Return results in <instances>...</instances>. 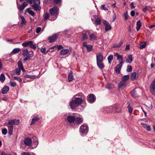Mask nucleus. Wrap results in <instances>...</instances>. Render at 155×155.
Returning a JSON list of instances; mask_svg holds the SVG:
<instances>
[{
  "label": "nucleus",
  "instance_id": "f257e3e1",
  "mask_svg": "<svg viewBox=\"0 0 155 155\" xmlns=\"http://www.w3.org/2000/svg\"><path fill=\"white\" fill-rule=\"evenodd\" d=\"M83 102V101L82 98L77 97L70 102L69 105L71 109H74L78 105L81 104Z\"/></svg>",
  "mask_w": 155,
  "mask_h": 155
},
{
  "label": "nucleus",
  "instance_id": "f03ea898",
  "mask_svg": "<svg viewBox=\"0 0 155 155\" xmlns=\"http://www.w3.org/2000/svg\"><path fill=\"white\" fill-rule=\"evenodd\" d=\"M59 9L57 7H54L50 10V13L52 16H54L53 18L50 19L51 21H53L57 18L58 15V11Z\"/></svg>",
  "mask_w": 155,
  "mask_h": 155
},
{
  "label": "nucleus",
  "instance_id": "7ed1b4c3",
  "mask_svg": "<svg viewBox=\"0 0 155 155\" xmlns=\"http://www.w3.org/2000/svg\"><path fill=\"white\" fill-rule=\"evenodd\" d=\"M22 45L24 47H27L29 46L30 48L34 49L36 48V44L33 43V41H30L23 43Z\"/></svg>",
  "mask_w": 155,
  "mask_h": 155
},
{
  "label": "nucleus",
  "instance_id": "20e7f679",
  "mask_svg": "<svg viewBox=\"0 0 155 155\" xmlns=\"http://www.w3.org/2000/svg\"><path fill=\"white\" fill-rule=\"evenodd\" d=\"M88 131V126L85 124H83L80 127V132L81 134L87 133Z\"/></svg>",
  "mask_w": 155,
  "mask_h": 155
},
{
  "label": "nucleus",
  "instance_id": "39448f33",
  "mask_svg": "<svg viewBox=\"0 0 155 155\" xmlns=\"http://www.w3.org/2000/svg\"><path fill=\"white\" fill-rule=\"evenodd\" d=\"M141 90L138 88H136L133 90L131 92V94L134 97H137L139 96V92H141Z\"/></svg>",
  "mask_w": 155,
  "mask_h": 155
},
{
  "label": "nucleus",
  "instance_id": "423d86ee",
  "mask_svg": "<svg viewBox=\"0 0 155 155\" xmlns=\"http://www.w3.org/2000/svg\"><path fill=\"white\" fill-rule=\"evenodd\" d=\"M150 90L152 94L155 95V79L151 83L150 86Z\"/></svg>",
  "mask_w": 155,
  "mask_h": 155
},
{
  "label": "nucleus",
  "instance_id": "0eeeda50",
  "mask_svg": "<svg viewBox=\"0 0 155 155\" xmlns=\"http://www.w3.org/2000/svg\"><path fill=\"white\" fill-rule=\"evenodd\" d=\"M117 107L116 105L111 106L108 107V110L107 109V111H108L109 113H116L118 112L117 110Z\"/></svg>",
  "mask_w": 155,
  "mask_h": 155
},
{
  "label": "nucleus",
  "instance_id": "6e6552de",
  "mask_svg": "<svg viewBox=\"0 0 155 155\" xmlns=\"http://www.w3.org/2000/svg\"><path fill=\"white\" fill-rule=\"evenodd\" d=\"M88 101L90 103L94 102L96 100L95 95L93 94H90L88 96Z\"/></svg>",
  "mask_w": 155,
  "mask_h": 155
},
{
  "label": "nucleus",
  "instance_id": "1a4fd4ad",
  "mask_svg": "<svg viewBox=\"0 0 155 155\" xmlns=\"http://www.w3.org/2000/svg\"><path fill=\"white\" fill-rule=\"evenodd\" d=\"M97 62H102L103 60V56L102 54L101 53H98L96 55Z\"/></svg>",
  "mask_w": 155,
  "mask_h": 155
},
{
  "label": "nucleus",
  "instance_id": "9d476101",
  "mask_svg": "<svg viewBox=\"0 0 155 155\" xmlns=\"http://www.w3.org/2000/svg\"><path fill=\"white\" fill-rule=\"evenodd\" d=\"M25 144L27 146H30L32 143V140L31 139L28 137L26 138L24 140Z\"/></svg>",
  "mask_w": 155,
  "mask_h": 155
},
{
  "label": "nucleus",
  "instance_id": "9b49d317",
  "mask_svg": "<svg viewBox=\"0 0 155 155\" xmlns=\"http://www.w3.org/2000/svg\"><path fill=\"white\" fill-rule=\"evenodd\" d=\"M58 38V35L57 34H54L53 35L49 37L48 39L49 42L52 43L54 42Z\"/></svg>",
  "mask_w": 155,
  "mask_h": 155
},
{
  "label": "nucleus",
  "instance_id": "f8f14e48",
  "mask_svg": "<svg viewBox=\"0 0 155 155\" xmlns=\"http://www.w3.org/2000/svg\"><path fill=\"white\" fill-rule=\"evenodd\" d=\"M103 23L105 26V29L106 31L111 29V26L107 21L104 20L103 21Z\"/></svg>",
  "mask_w": 155,
  "mask_h": 155
},
{
  "label": "nucleus",
  "instance_id": "ddd939ff",
  "mask_svg": "<svg viewBox=\"0 0 155 155\" xmlns=\"http://www.w3.org/2000/svg\"><path fill=\"white\" fill-rule=\"evenodd\" d=\"M66 120L68 122L71 123L75 121V117L74 116L68 115L66 118Z\"/></svg>",
  "mask_w": 155,
  "mask_h": 155
},
{
  "label": "nucleus",
  "instance_id": "4468645a",
  "mask_svg": "<svg viewBox=\"0 0 155 155\" xmlns=\"http://www.w3.org/2000/svg\"><path fill=\"white\" fill-rule=\"evenodd\" d=\"M8 130V133L10 135H11L12 134L13 130V125L11 124L10 123H8L7 126Z\"/></svg>",
  "mask_w": 155,
  "mask_h": 155
},
{
  "label": "nucleus",
  "instance_id": "2eb2a0df",
  "mask_svg": "<svg viewBox=\"0 0 155 155\" xmlns=\"http://www.w3.org/2000/svg\"><path fill=\"white\" fill-rule=\"evenodd\" d=\"M8 123H10L12 125L14 124L18 125L19 124L20 121L18 119L12 120H9Z\"/></svg>",
  "mask_w": 155,
  "mask_h": 155
},
{
  "label": "nucleus",
  "instance_id": "dca6fc26",
  "mask_svg": "<svg viewBox=\"0 0 155 155\" xmlns=\"http://www.w3.org/2000/svg\"><path fill=\"white\" fill-rule=\"evenodd\" d=\"M123 64H119L115 67V71L117 74H119L120 73V70L122 67Z\"/></svg>",
  "mask_w": 155,
  "mask_h": 155
},
{
  "label": "nucleus",
  "instance_id": "f3484780",
  "mask_svg": "<svg viewBox=\"0 0 155 155\" xmlns=\"http://www.w3.org/2000/svg\"><path fill=\"white\" fill-rule=\"evenodd\" d=\"M115 55L117 57V59L119 61V64H123V58L121 55H120L117 53H115Z\"/></svg>",
  "mask_w": 155,
  "mask_h": 155
},
{
  "label": "nucleus",
  "instance_id": "a211bd4d",
  "mask_svg": "<svg viewBox=\"0 0 155 155\" xmlns=\"http://www.w3.org/2000/svg\"><path fill=\"white\" fill-rule=\"evenodd\" d=\"M126 86V82L121 81L118 85V87L120 88H124Z\"/></svg>",
  "mask_w": 155,
  "mask_h": 155
},
{
  "label": "nucleus",
  "instance_id": "6ab92c4d",
  "mask_svg": "<svg viewBox=\"0 0 155 155\" xmlns=\"http://www.w3.org/2000/svg\"><path fill=\"white\" fill-rule=\"evenodd\" d=\"M39 4L37 3L36 2H34V4L32 5V7L35 10L37 11L41 9L40 6H39Z\"/></svg>",
  "mask_w": 155,
  "mask_h": 155
},
{
  "label": "nucleus",
  "instance_id": "aec40b11",
  "mask_svg": "<svg viewBox=\"0 0 155 155\" xmlns=\"http://www.w3.org/2000/svg\"><path fill=\"white\" fill-rule=\"evenodd\" d=\"M9 90V88L8 86H7L4 87L2 90V93L3 94L6 93Z\"/></svg>",
  "mask_w": 155,
  "mask_h": 155
},
{
  "label": "nucleus",
  "instance_id": "412c9836",
  "mask_svg": "<svg viewBox=\"0 0 155 155\" xmlns=\"http://www.w3.org/2000/svg\"><path fill=\"white\" fill-rule=\"evenodd\" d=\"M74 79V77L73 74V72L70 71L68 75V80L69 81H72Z\"/></svg>",
  "mask_w": 155,
  "mask_h": 155
},
{
  "label": "nucleus",
  "instance_id": "4be33fe9",
  "mask_svg": "<svg viewBox=\"0 0 155 155\" xmlns=\"http://www.w3.org/2000/svg\"><path fill=\"white\" fill-rule=\"evenodd\" d=\"M20 18H21V24L24 25H26L27 23V21L23 16L21 15L20 16Z\"/></svg>",
  "mask_w": 155,
  "mask_h": 155
},
{
  "label": "nucleus",
  "instance_id": "5701e85b",
  "mask_svg": "<svg viewBox=\"0 0 155 155\" xmlns=\"http://www.w3.org/2000/svg\"><path fill=\"white\" fill-rule=\"evenodd\" d=\"M26 12H28L31 16L34 17L35 15V13L32 10L29 8H27L26 10Z\"/></svg>",
  "mask_w": 155,
  "mask_h": 155
},
{
  "label": "nucleus",
  "instance_id": "b1692460",
  "mask_svg": "<svg viewBox=\"0 0 155 155\" xmlns=\"http://www.w3.org/2000/svg\"><path fill=\"white\" fill-rule=\"evenodd\" d=\"M28 50L26 48L22 50V55L24 56H28L29 54Z\"/></svg>",
  "mask_w": 155,
  "mask_h": 155
},
{
  "label": "nucleus",
  "instance_id": "393cba45",
  "mask_svg": "<svg viewBox=\"0 0 155 155\" xmlns=\"http://www.w3.org/2000/svg\"><path fill=\"white\" fill-rule=\"evenodd\" d=\"M136 29L137 31H138L139 29H140L141 26V21L139 20L137 21L136 23Z\"/></svg>",
  "mask_w": 155,
  "mask_h": 155
},
{
  "label": "nucleus",
  "instance_id": "a878e982",
  "mask_svg": "<svg viewBox=\"0 0 155 155\" xmlns=\"http://www.w3.org/2000/svg\"><path fill=\"white\" fill-rule=\"evenodd\" d=\"M69 52L68 49H63L61 51V53L63 55H65L67 54Z\"/></svg>",
  "mask_w": 155,
  "mask_h": 155
},
{
  "label": "nucleus",
  "instance_id": "bb28decb",
  "mask_svg": "<svg viewBox=\"0 0 155 155\" xmlns=\"http://www.w3.org/2000/svg\"><path fill=\"white\" fill-rule=\"evenodd\" d=\"M39 119V117L38 116H34L33 117L32 119L31 125L33 123H35L36 121L38 120Z\"/></svg>",
  "mask_w": 155,
  "mask_h": 155
},
{
  "label": "nucleus",
  "instance_id": "cd10ccee",
  "mask_svg": "<svg viewBox=\"0 0 155 155\" xmlns=\"http://www.w3.org/2000/svg\"><path fill=\"white\" fill-rule=\"evenodd\" d=\"M129 75H124L122 77L121 80L126 82V81L129 79Z\"/></svg>",
  "mask_w": 155,
  "mask_h": 155
},
{
  "label": "nucleus",
  "instance_id": "c85d7f7f",
  "mask_svg": "<svg viewBox=\"0 0 155 155\" xmlns=\"http://www.w3.org/2000/svg\"><path fill=\"white\" fill-rule=\"evenodd\" d=\"M75 123L78 124H81L83 121V119L80 117L75 118Z\"/></svg>",
  "mask_w": 155,
  "mask_h": 155
},
{
  "label": "nucleus",
  "instance_id": "c756f323",
  "mask_svg": "<svg viewBox=\"0 0 155 155\" xmlns=\"http://www.w3.org/2000/svg\"><path fill=\"white\" fill-rule=\"evenodd\" d=\"M33 56V54H29L28 56H27L25 58L23 59L24 61H26L27 60H29Z\"/></svg>",
  "mask_w": 155,
  "mask_h": 155
},
{
  "label": "nucleus",
  "instance_id": "7c9ffc66",
  "mask_svg": "<svg viewBox=\"0 0 155 155\" xmlns=\"http://www.w3.org/2000/svg\"><path fill=\"white\" fill-rule=\"evenodd\" d=\"M133 61V58L132 55H129L128 56V58L126 60V62L127 63L132 62Z\"/></svg>",
  "mask_w": 155,
  "mask_h": 155
},
{
  "label": "nucleus",
  "instance_id": "2f4dec72",
  "mask_svg": "<svg viewBox=\"0 0 155 155\" xmlns=\"http://www.w3.org/2000/svg\"><path fill=\"white\" fill-rule=\"evenodd\" d=\"M20 49L16 48L14 49L11 52L12 54H15L18 53L20 51Z\"/></svg>",
  "mask_w": 155,
  "mask_h": 155
},
{
  "label": "nucleus",
  "instance_id": "473e14b6",
  "mask_svg": "<svg viewBox=\"0 0 155 155\" xmlns=\"http://www.w3.org/2000/svg\"><path fill=\"white\" fill-rule=\"evenodd\" d=\"M90 40H95L97 39L96 36L94 34H92L89 35Z\"/></svg>",
  "mask_w": 155,
  "mask_h": 155
},
{
  "label": "nucleus",
  "instance_id": "72a5a7b5",
  "mask_svg": "<svg viewBox=\"0 0 155 155\" xmlns=\"http://www.w3.org/2000/svg\"><path fill=\"white\" fill-rule=\"evenodd\" d=\"M97 64L98 67L101 69H102L104 67V65L102 62H97Z\"/></svg>",
  "mask_w": 155,
  "mask_h": 155
},
{
  "label": "nucleus",
  "instance_id": "f704fd0d",
  "mask_svg": "<svg viewBox=\"0 0 155 155\" xmlns=\"http://www.w3.org/2000/svg\"><path fill=\"white\" fill-rule=\"evenodd\" d=\"M123 42L122 41H120L117 44H115L114 46V47L118 48L120 47L123 44Z\"/></svg>",
  "mask_w": 155,
  "mask_h": 155
},
{
  "label": "nucleus",
  "instance_id": "c9c22d12",
  "mask_svg": "<svg viewBox=\"0 0 155 155\" xmlns=\"http://www.w3.org/2000/svg\"><path fill=\"white\" fill-rule=\"evenodd\" d=\"M25 77L26 78H29L31 79H36L37 78V77L35 75H27L25 76Z\"/></svg>",
  "mask_w": 155,
  "mask_h": 155
},
{
  "label": "nucleus",
  "instance_id": "e433bc0d",
  "mask_svg": "<svg viewBox=\"0 0 155 155\" xmlns=\"http://www.w3.org/2000/svg\"><path fill=\"white\" fill-rule=\"evenodd\" d=\"M5 79V75L2 74L0 75V80L2 83H3Z\"/></svg>",
  "mask_w": 155,
  "mask_h": 155
},
{
  "label": "nucleus",
  "instance_id": "4c0bfd02",
  "mask_svg": "<svg viewBox=\"0 0 155 155\" xmlns=\"http://www.w3.org/2000/svg\"><path fill=\"white\" fill-rule=\"evenodd\" d=\"M136 72H133L130 76V79L132 80H135L136 78Z\"/></svg>",
  "mask_w": 155,
  "mask_h": 155
},
{
  "label": "nucleus",
  "instance_id": "58836bf2",
  "mask_svg": "<svg viewBox=\"0 0 155 155\" xmlns=\"http://www.w3.org/2000/svg\"><path fill=\"white\" fill-rule=\"evenodd\" d=\"M101 19L99 18H95V24L96 25H99L101 24Z\"/></svg>",
  "mask_w": 155,
  "mask_h": 155
},
{
  "label": "nucleus",
  "instance_id": "ea45409f",
  "mask_svg": "<svg viewBox=\"0 0 155 155\" xmlns=\"http://www.w3.org/2000/svg\"><path fill=\"white\" fill-rule=\"evenodd\" d=\"M146 45V42H143V43H141L140 44V49H143L144 48Z\"/></svg>",
  "mask_w": 155,
  "mask_h": 155
},
{
  "label": "nucleus",
  "instance_id": "a19ab883",
  "mask_svg": "<svg viewBox=\"0 0 155 155\" xmlns=\"http://www.w3.org/2000/svg\"><path fill=\"white\" fill-rule=\"evenodd\" d=\"M113 58V56L112 55H110L107 58L108 63L109 64H110L112 61Z\"/></svg>",
  "mask_w": 155,
  "mask_h": 155
},
{
  "label": "nucleus",
  "instance_id": "79ce46f5",
  "mask_svg": "<svg viewBox=\"0 0 155 155\" xmlns=\"http://www.w3.org/2000/svg\"><path fill=\"white\" fill-rule=\"evenodd\" d=\"M41 52L43 54H46L48 52V51H46V48H41Z\"/></svg>",
  "mask_w": 155,
  "mask_h": 155
},
{
  "label": "nucleus",
  "instance_id": "37998d69",
  "mask_svg": "<svg viewBox=\"0 0 155 155\" xmlns=\"http://www.w3.org/2000/svg\"><path fill=\"white\" fill-rule=\"evenodd\" d=\"M49 17V14L48 13H45L44 15V20L45 21L47 19H48Z\"/></svg>",
  "mask_w": 155,
  "mask_h": 155
},
{
  "label": "nucleus",
  "instance_id": "c03bdc74",
  "mask_svg": "<svg viewBox=\"0 0 155 155\" xmlns=\"http://www.w3.org/2000/svg\"><path fill=\"white\" fill-rule=\"evenodd\" d=\"M13 78L15 80H17L19 82H21L22 80V79L19 77L17 76H14L13 77Z\"/></svg>",
  "mask_w": 155,
  "mask_h": 155
},
{
  "label": "nucleus",
  "instance_id": "a18cd8bd",
  "mask_svg": "<svg viewBox=\"0 0 155 155\" xmlns=\"http://www.w3.org/2000/svg\"><path fill=\"white\" fill-rule=\"evenodd\" d=\"M127 107L128 109L129 112L130 113V114H131L132 112L133 109L131 107L130 104L129 103H128Z\"/></svg>",
  "mask_w": 155,
  "mask_h": 155
},
{
  "label": "nucleus",
  "instance_id": "49530a36",
  "mask_svg": "<svg viewBox=\"0 0 155 155\" xmlns=\"http://www.w3.org/2000/svg\"><path fill=\"white\" fill-rule=\"evenodd\" d=\"M21 69L20 68H17L15 69V72L16 74L18 75H20V72H21Z\"/></svg>",
  "mask_w": 155,
  "mask_h": 155
},
{
  "label": "nucleus",
  "instance_id": "de8ad7c7",
  "mask_svg": "<svg viewBox=\"0 0 155 155\" xmlns=\"http://www.w3.org/2000/svg\"><path fill=\"white\" fill-rule=\"evenodd\" d=\"M132 67L130 65H128L127 66V72H131L132 71Z\"/></svg>",
  "mask_w": 155,
  "mask_h": 155
},
{
  "label": "nucleus",
  "instance_id": "09e8293b",
  "mask_svg": "<svg viewBox=\"0 0 155 155\" xmlns=\"http://www.w3.org/2000/svg\"><path fill=\"white\" fill-rule=\"evenodd\" d=\"M18 68L21 69L23 67L22 63L21 61H18Z\"/></svg>",
  "mask_w": 155,
  "mask_h": 155
},
{
  "label": "nucleus",
  "instance_id": "8fccbe9b",
  "mask_svg": "<svg viewBox=\"0 0 155 155\" xmlns=\"http://www.w3.org/2000/svg\"><path fill=\"white\" fill-rule=\"evenodd\" d=\"M87 51H91L92 49V47L91 45H88L86 47Z\"/></svg>",
  "mask_w": 155,
  "mask_h": 155
},
{
  "label": "nucleus",
  "instance_id": "3c124183",
  "mask_svg": "<svg viewBox=\"0 0 155 155\" xmlns=\"http://www.w3.org/2000/svg\"><path fill=\"white\" fill-rule=\"evenodd\" d=\"M2 133L4 135H6L7 133V130L6 128H4L2 130Z\"/></svg>",
  "mask_w": 155,
  "mask_h": 155
},
{
  "label": "nucleus",
  "instance_id": "603ef678",
  "mask_svg": "<svg viewBox=\"0 0 155 155\" xmlns=\"http://www.w3.org/2000/svg\"><path fill=\"white\" fill-rule=\"evenodd\" d=\"M10 83L11 85L13 87H15L17 85L16 83L15 82L10 81Z\"/></svg>",
  "mask_w": 155,
  "mask_h": 155
},
{
  "label": "nucleus",
  "instance_id": "864d4df0",
  "mask_svg": "<svg viewBox=\"0 0 155 155\" xmlns=\"http://www.w3.org/2000/svg\"><path fill=\"white\" fill-rule=\"evenodd\" d=\"M56 48H57L58 50H59L63 48V46L61 45H56Z\"/></svg>",
  "mask_w": 155,
  "mask_h": 155
},
{
  "label": "nucleus",
  "instance_id": "5fc2aeb1",
  "mask_svg": "<svg viewBox=\"0 0 155 155\" xmlns=\"http://www.w3.org/2000/svg\"><path fill=\"white\" fill-rule=\"evenodd\" d=\"M124 17L125 20H126L128 18V15L127 14V12L126 13H124Z\"/></svg>",
  "mask_w": 155,
  "mask_h": 155
},
{
  "label": "nucleus",
  "instance_id": "6e6d98bb",
  "mask_svg": "<svg viewBox=\"0 0 155 155\" xmlns=\"http://www.w3.org/2000/svg\"><path fill=\"white\" fill-rule=\"evenodd\" d=\"M88 38L87 35L85 34L83 35L82 39L84 40H87Z\"/></svg>",
  "mask_w": 155,
  "mask_h": 155
},
{
  "label": "nucleus",
  "instance_id": "4d7b16f0",
  "mask_svg": "<svg viewBox=\"0 0 155 155\" xmlns=\"http://www.w3.org/2000/svg\"><path fill=\"white\" fill-rule=\"evenodd\" d=\"M41 30V28L40 27H38L37 28L36 30V32L37 33H39Z\"/></svg>",
  "mask_w": 155,
  "mask_h": 155
},
{
  "label": "nucleus",
  "instance_id": "13d9d810",
  "mask_svg": "<svg viewBox=\"0 0 155 155\" xmlns=\"http://www.w3.org/2000/svg\"><path fill=\"white\" fill-rule=\"evenodd\" d=\"M108 110V107H104L102 109V111L103 112H106L107 113H109L108 111H107V110Z\"/></svg>",
  "mask_w": 155,
  "mask_h": 155
},
{
  "label": "nucleus",
  "instance_id": "bf43d9fd",
  "mask_svg": "<svg viewBox=\"0 0 155 155\" xmlns=\"http://www.w3.org/2000/svg\"><path fill=\"white\" fill-rule=\"evenodd\" d=\"M101 8L105 11L108 10V8H107L105 7V5H102L101 6Z\"/></svg>",
  "mask_w": 155,
  "mask_h": 155
},
{
  "label": "nucleus",
  "instance_id": "052dcab7",
  "mask_svg": "<svg viewBox=\"0 0 155 155\" xmlns=\"http://www.w3.org/2000/svg\"><path fill=\"white\" fill-rule=\"evenodd\" d=\"M25 8L24 6H23L22 5H20L19 7L18 8L20 11H22Z\"/></svg>",
  "mask_w": 155,
  "mask_h": 155
},
{
  "label": "nucleus",
  "instance_id": "680f3d73",
  "mask_svg": "<svg viewBox=\"0 0 155 155\" xmlns=\"http://www.w3.org/2000/svg\"><path fill=\"white\" fill-rule=\"evenodd\" d=\"M135 14V12L134 10H132L130 12V15H131L133 17L134 16Z\"/></svg>",
  "mask_w": 155,
  "mask_h": 155
},
{
  "label": "nucleus",
  "instance_id": "e2e57ef3",
  "mask_svg": "<svg viewBox=\"0 0 155 155\" xmlns=\"http://www.w3.org/2000/svg\"><path fill=\"white\" fill-rule=\"evenodd\" d=\"M54 2L56 4H58L61 2V0H54Z\"/></svg>",
  "mask_w": 155,
  "mask_h": 155
},
{
  "label": "nucleus",
  "instance_id": "0e129e2a",
  "mask_svg": "<svg viewBox=\"0 0 155 155\" xmlns=\"http://www.w3.org/2000/svg\"><path fill=\"white\" fill-rule=\"evenodd\" d=\"M146 129L148 131H150L151 130V127L150 126L148 125L146 126Z\"/></svg>",
  "mask_w": 155,
  "mask_h": 155
},
{
  "label": "nucleus",
  "instance_id": "69168bd1",
  "mask_svg": "<svg viewBox=\"0 0 155 155\" xmlns=\"http://www.w3.org/2000/svg\"><path fill=\"white\" fill-rule=\"evenodd\" d=\"M21 155H30V154L28 152H24L22 153Z\"/></svg>",
  "mask_w": 155,
  "mask_h": 155
},
{
  "label": "nucleus",
  "instance_id": "338daca9",
  "mask_svg": "<svg viewBox=\"0 0 155 155\" xmlns=\"http://www.w3.org/2000/svg\"><path fill=\"white\" fill-rule=\"evenodd\" d=\"M28 4L26 2H24L22 4V5L24 6V7L25 8L26 6H27Z\"/></svg>",
  "mask_w": 155,
  "mask_h": 155
},
{
  "label": "nucleus",
  "instance_id": "774afa93",
  "mask_svg": "<svg viewBox=\"0 0 155 155\" xmlns=\"http://www.w3.org/2000/svg\"><path fill=\"white\" fill-rule=\"evenodd\" d=\"M148 9V7L147 6H146L143 9V11L144 12H146Z\"/></svg>",
  "mask_w": 155,
  "mask_h": 155
}]
</instances>
